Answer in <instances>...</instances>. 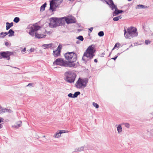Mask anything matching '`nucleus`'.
Returning <instances> with one entry per match:
<instances>
[{
  "mask_svg": "<svg viewBox=\"0 0 153 153\" xmlns=\"http://www.w3.org/2000/svg\"><path fill=\"white\" fill-rule=\"evenodd\" d=\"M5 110H6V111H7V109H4V111H5Z\"/></svg>",
  "mask_w": 153,
  "mask_h": 153,
  "instance_id": "obj_44",
  "label": "nucleus"
},
{
  "mask_svg": "<svg viewBox=\"0 0 153 153\" xmlns=\"http://www.w3.org/2000/svg\"><path fill=\"white\" fill-rule=\"evenodd\" d=\"M22 123L21 121H19L16 123V126L17 127H19L22 125Z\"/></svg>",
  "mask_w": 153,
  "mask_h": 153,
  "instance_id": "obj_23",
  "label": "nucleus"
},
{
  "mask_svg": "<svg viewBox=\"0 0 153 153\" xmlns=\"http://www.w3.org/2000/svg\"><path fill=\"white\" fill-rule=\"evenodd\" d=\"M84 149V147H79L75 149L76 152H79L83 151Z\"/></svg>",
  "mask_w": 153,
  "mask_h": 153,
  "instance_id": "obj_20",
  "label": "nucleus"
},
{
  "mask_svg": "<svg viewBox=\"0 0 153 153\" xmlns=\"http://www.w3.org/2000/svg\"><path fill=\"white\" fill-rule=\"evenodd\" d=\"M124 35L126 38L130 39L131 38L137 36L138 33L137 28L134 27H130L127 29V32L125 29L124 30Z\"/></svg>",
  "mask_w": 153,
  "mask_h": 153,
  "instance_id": "obj_3",
  "label": "nucleus"
},
{
  "mask_svg": "<svg viewBox=\"0 0 153 153\" xmlns=\"http://www.w3.org/2000/svg\"><path fill=\"white\" fill-rule=\"evenodd\" d=\"M6 30H7L13 25V23H10L7 22L6 23Z\"/></svg>",
  "mask_w": 153,
  "mask_h": 153,
  "instance_id": "obj_14",
  "label": "nucleus"
},
{
  "mask_svg": "<svg viewBox=\"0 0 153 153\" xmlns=\"http://www.w3.org/2000/svg\"><path fill=\"white\" fill-rule=\"evenodd\" d=\"M65 58L66 60L68 61L67 63L68 66L74 67L75 64L74 62L77 59V56L76 53L74 52H68L65 54Z\"/></svg>",
  "mask_w": 153,
  "mask_h": 153,
  "instance_id": "obj_2",
  "label": "nucleus"
},
{
  "mask_svg": "<svg viewBox=\"0 0 153 153\" xmlns=\"http://www.w3.org/2000/svg\"><path fill=\"white\" fill-rule=\"evenodd\" d=\"M68 96L70 97L74 98L73 94L71 93H70L68 94Z\"/></svg>",
  "mask_w": 153,
  "mask_h": 153,
  "instance_id": "obj_32",
  "label": "nucleus"
},
{
  "mask_svg": "<svg viewBox=\"0 0 153 153\" xmlns=\"http://www.w3.org/2000/svg\"><path fill=\"white\" fill-rule=\"evenodd\" d=\"M32 85V84L31 83H29L28 85H27V86H29V85H30V86H31Z\"/></svg>",
  "mask_w": 153,
  "mask_h": 153,
  "instance_id": "obj_43",
  "label": "nucleus"
},
{
  "mask_svg": "<svg viewBox=\"0 0 153 153\" xmlns=\"http://www.w3.org/2000/svg\"><path fill=\"white\" fill-rule=\"evenodd\" d=\"M93 28V27H91L89 29V30L91 32L92 31Z\"/></svg>",
  "mask_w": 153,
  "mask_h": 153,
  "instance_id": "obj_37",
  "label": "nucleus"
},
{
  "mask_svg": "<svg viewBox=\"0 0 153 153\" xmlns=\"http://www.w3.org/2000/svg\"><path fill=\"white\" fill-rule=\"evenodd\" d=\"M12 54H13L12 52L9 51L1 52L0 53V59L7 58V59L8 60L10 59V56Z\"/></svg>",
  "mask_w": 153,
  "mask_h": 153,
  "instance_id": "obj_10",
  "label": "nucleus"
},
{
  "mask_svg": "<svg viewBox=\"0 0 153 153\" xmlns=\"http://www.w3.org/2000/svg\"><path fill=\"white\" fill-rule=\"evenodd\" d=\"M60 131V132L61 134L63 133H68L69 132V131H68V130H60V131Z\"/></svg>",
  "mask_w": 153,
  "mask_h": 153,
  "instance_id": "obj_28",
  "label": "nucleus"
},
{
  "mask_svg": "<svg viewBox=\"0 0 153 153\" xmlns=\"http://www.w3.org/2000/svg\"><path fill=\"white\" fill-rule=\"evenodd\" d=\"M25 51H26V48H25L22 50V51L23 52H25Z\"/></svg>",
  "mask_w": 153,
  "mask_h": 153,
  "instance_id": "obj_38",
  "label": "nucleus"
},
{
  "mask_svg": "<svg viewBox=\"0 0 153 153\" xmlns=\"http://www.w3.org/2000/svg\"><path fill=\"white\" fill-rule=\"evenodd\" d=\"M53 64L64 66H68L67 62L65 61H64L61 58H58L56 59L53 62Z\"/></svg>",
  "mask_w": 153,
  "mask_h": 153,
  "instance_id": "obj_9",
  "label": "nucleus"
},
{
  "mask_svg": "<svg viewBox=\"0 0 153 153\" xmlns=\"http://www.w3.org/2000/svg\"><path fill=\"white\" fill-rule=\"evenodd\" d=\"M8 34L7 32H1L0 33V39L4 38L6 35Z\"/></svg>",
  "mask_w": 153,
  "mask_h": 153,
  "instance_id": "obj_15",
  "label": "nucleus"
},
{
  "mask_svg": "<svg viewBox=\"0 0 153 153\" xmlns=\"http://www.w3.org/2000/svg\"><path fill=\"white\" fill-rule=\"evenodd\" d=\"M61 134L60 131L59 132H56L55 134L53 136L54 137L56 138H59L61 136Z\"/></svg>",
  "mask_w": 153,
  "mask_h": 153,
  "instance_id": "obj_19",
  "label": "nucleus"
},
{
  "mask_svg": "<svg viewBox=\"0 0 153 153\" xmlns=\"http://www.w3.org/2000/svg\"><path fill=\"white\" fill-rule=\"evenodd\" d=\"M117 56H116V57H115L114 58H112L111 59H113L114 60H116V59L117 58Z\"/></svg>",
  "mask_w": 153,
  "mask_h": 153,
  "instance_id": "obj_39",
  "label": "nucleus"
},
{
  "mask_svg": "<svg viewBox=\"0 0 153 153\" xmlns=\"http://www.w3.org/2000/svg\"><path fill=\"white\" fill-rule=\"evenodd\" d=\"M46 3H45L42 5L40 8V11H43L45 10V8L46 6Z\"/></svg>",
  "mask_w": 153,
  "mask_h": 153,
  "instance_id": "obj_17",
  "label": "nucleus"
},
{
  "mask_svg": "<svg viewBox=\"0 0 153 153\" xmlns=\"http://www.w3.org/2000/svg\"><path fill=\"white\" fill-rule=\"evenodd\" d=\"M144 6L143 5H138V7H142V8H143Z\"/></svg>",
  "mask_w": 153,
  "mask_h": 153,
  "instance_id": "obj_36",
  "label": "nucleus"
},
{
  "mask_svg": "<svg viewBox=\"0 0 153 153\" xmlns=\"http://www.w3.org/2000/svg\"><path fill=\"white\" fill-rule=\"evenodd\" d=\"M53 45L52 43H50L48 44H44L42 45V47L44 49H49L51 48Z\"/></svg>",
  "mask_w": 153,
  "mask_h": 153,
  "instance_id": "obj_13",
  "label": "nucleus"
},
{
  "mask_svg": "<svg viewBox=\"0 0 153 153\" xmlns=\"http://www.w3.org/2000/svg\"><path fill=\"white\" fill-rule=\"evenodd\" d=\"M63 24L62 23V19L52 18L50 19L49 25L51 27H54L57 26L61 25Z\"/></svg>",
  "mask_w": 153,
  "mask_h": 153,
  "instance_id": "obj_5",
  "label": "nucleus"
},
{
  "mask_svg": "<svg viewBox=\"0 0 153 153\" xmlns=\"http://www.w3.org/2000/svg\"><path fill=\"white\" fill-rule=\"evenodd\" d=\"M3 119H0V123L3 122Z\"/></svg>",
  "mask_w": 153,
  "mask_h": 153,
  "instance_id": "obj_40",
  "label": "nucleus"
},
{
  "mask_svg": "<svg viewBox=\"0 0 153 153\" xmlns=\"http://www.w3.org/2000/svg\"><path fill=\"white\" fill-rule=\"evenodd\" d=\"M88 82V79L84 78L82 79L81 78H79L76 83V86L78 88H84L86 86Z\"/></svg>",
  "mask_w": 153,
  "mask_h": 153,
  "instance_id": "obj_6",
  "label": "nucleus"
},
{
  "mask_svg": "<svg viewBox=\"0 0 153 153\" xmlns=\"http://www.w3.org/2000/svg\"><path fill=\"white\" fill-rule=\"evenodd\" d=\"M93 105L94 107H95L96 108H99V105L97 103L93 102Z\"/></svg>",
  "mask_w": 153,
  "mask_h": 153,
  "instance_id": "obj_29",
  "label": "nucleus"
},
{
  "mask_svg": "<svg viewBox=\"0 0 153 153\" xmlns=\"http://www.w3.org/2000/svg\"><path fill=\"white\" fill-rule=\"evenodd\" d=\"M151 43V42L148 40H146L145 41V43L146 45H148L149 44H150Z\"/></svg>",
  "mask_w": 153,
  "mask_h": 153,
  "instance_id": "obj_31",
  "label": "nucleus"
},
{
  "mask_svg": "<svg viewBox=\"0 0 153 153\" xmlns=\"http://www.w3.org/2000/svg\"><path fill=\"white\" fill-rule=\"evenodd\" d=\"M120 45H120V44L119 43H116L115 44L113 49H114L115 48H119Z\"/></svg>",
  "mask_w": 153,
  "mask_h": 153,
  "instance_id": "obj_25",
  "label": "nucleus"
},
{
  "mask_svg": "<svg viewBox=\"0 0 153 153\" xmlns=\"http://www.w3.org/2000/svg\"><path fill=\"white\" fill-rule=\"evenodd\" d=\"M122 18V17L121 16H117L116 17H114L113 18V20L114 21H117L119 19H121Z\"/></svg>",
  "mask_w": 153,
  "mask_h": 153,
  "instance_id": "obj_21",
  "label": "nucleus"
},
{
  "mask_svg": "<svg viewBox=\"0 0 153 153\" xmlns=\"http://www.w3.org/2000/svg\"><path fill=\"white\" fill-rule=\"evenodd\" d=\"M80 94V92L79 91L76 92L74 94H73L74 98L76 97L77 96Z\"/></svg>",
  "mask_w": 153,
  "mask_h": 153,
  "instance_id": "obj_22",
  "label": "nucleus"
},
{
  "mask_svg": "<svg viewBox=\"0 0 153 153\" xmlns=\"http://www.w3.org/2000/svg\"><path fill=\"white\" fill-rule=\"evenodd\" d=\"M95 52V50L93 45H92L89 46L88 48L86 51L84 53L82 59L85 61V57H86L88 59H91L95 56L94 53Z\"/></svg>",
  "mask_w": 153,
  "mask_h": 153,
  "instance_id": "obj_4",
  "label": "nucleus"
},
{
  "mask_svg": "<svg viewBox=\"0 0 153 153\" xmlns=\"http://www.w3.org/2000/svg\"><path fill=\"white\" fill-rule=\"evenodd\" d=\"M62 19V23L64 24V21H65L67 24H69L75 23L76 21L74 17H65L61 18Z\"/></svg>",
  "mask_w": 153,
  "mask_h": 153,
  "instance_id": "obj_11",
  "label": "nucleus"
},
{
  "mask_svg": "<svg viewBox=\"0 0 153 153\" xmlns=\"http://www.w3.org/2000/svg\"><path fill=\"white\" fill-rule=\"evenodd\" d=\"M34 51V49L33 48H31L30 50V51L31 52H33Z\"/></svg>",
  "mask_w": 153,
  "mask_h": 153,
  "instance_id": "obj_35",
  "label": "nucleus"
},
{
  "mask_svg": "<svg viewBox=\"0 0 153 153\" xmlns=\"http://www.w3.org/2000/svg\"><path fill=\"white\" fill-rule=\"evenodd\" d=\"M7 33H8V34H9V36H14V32L12 29H10L8 32H7Z\"/></svg>",
  "mask_w": 153,
  "mask_h": 153,
  "instance_id": "obj_16",
  "label": "nucleus"
},
{
  "mask_svg": "<svg viewBox=\"0 0 153 153\" xmlns=\"http://www.w3.org/2000/svg\"><path fill=\"white\" fill-rule=\"evenodd\" d=\"M40 27L36 24L30 25L28 26L27 29L28 30L29 33L31 36H35L36 38H42L45 37L46 35V32L43 29L41 32H36V31L39 30Z\"/></svg>",
  "mask_w": 153,
  "mask_h": 153,
  "instance_id": "obj_1",
  "label": "nucleus"
},
{
  "mask_svg": "<svg viewBox=\"0 0 153 153\" xmlns=\"http://www.w3.org/2000/svg\"><path fill=\"white\" fill-rule=\"evenodd\" d=\"M117 130L118 132H121L122 131V128L120 125H119L117 127Z\"/></svg>",
  "mask_w": 153,
  "mask_h": 153,
  "instance_id": "obj_24",
  "label": "nucleus"
},
{
  "mask_svg": "<svg viewBox=\"0 0 153 153\" xmlns=\"http://www.w3.org/2000/svg\"><path fill=\"white\" fill-rule=\"evenodd\" d=\"M94 62H97V60L96 59H95L94 60Z\"/></svg>",
  "mask_w": 153,
  "mask_h": 153,
  "instance_id": "obj_41",
  "label": "nucleus"
},
{
  "mask_svg": "<svg viewBox=\"0 0 153 153\" xmlns=\"http://www.w3.org/2000/svg\"><path fill=\"white\" fill-rule=\"evenodd\" d=\"M2 127L3 126L1 124H0V128H2Z\"/></svg>",
  "mask_w": 153,
  "mask_h": 153,
  "instance_id": "obj_42",
  "label": "nucleus"
},
{
  "mask_svg": "<svg viewBox=\"0 0 153 153\" xmlns=\"http://www.w3.org/2000/svg\"><path fill=\"white\" fill-rule=\"evenodd\" d=\"M125 126L127 128H129V125L128 123H125Z\"/></svg>",
  "mask_w": 153,
  "mask_h": 153,
  "instance_id": "obj_33",
  "label": "nucleus"
},
{
  "mask_svg": "<svg viewBox=\"0 0 153 153\" xmlns=\"http://www.w3.org/2000/svg\"><path fill=\"white\" fill-rule=\"evenodd\" d=\"M116 9V7H115V8L114 9L115 10L114 12V13L115 14H118L121 13L123 12V11L122 10H119L118 9Z\"/></svg>",
  "mask_w": 153,
  "mask_h": 153,
  "instance_id": "obj_18",
  "label": "nucleus"
},
{
  "mask_svg": "<svg viewBox=\"0 0 153 153\" xmlns=\"http://www.w3.org/2000/svg\"><path fill=\"white\" fill-rule=\"evenodd\" d=\"M5 45L6 46H8L9 45V43L8 42H5Z\"/></svg>",
  "mask_w": 153,
  "mask_h": 153,
  "instance_id": "obj_34",
  "label": "nucleus"
},
{
  "mask_svg": "<svg viewBox=\"0 0 153 153\" xmlns=\"http://www.w3.org/2000/svg\"><path fill=\"white\" fill-rule=\"evenodd\" d=\"M62 1V0H51L50 1V9L52 11H55L56 8L59 6Z\"/></svg>",
  "mask_w": 153,
  "mask_h": 153,
  "instance_id": "obj_7",
  "label": "nucleus"
},
{
  "mask_svg": "<svg viewBox=\"0 0 153 153\" xmlns=\"http://www.w3.org/2000/svg\"><path fill=\"white\" fill-rule=\"evenodd\" d=\"M66 80L69 82H74L75 75L71 71L66 72L65 74Z\"/></svg>",
  "mask_w": 153,
  "mask_h": 153,
  "instance_id": "obj_8",
  "label": "nucleus"
},
{
  "mask_svg": "<svg viewBox=\"0 0 153 153\" xmlns=\"http://www.w3.org/2000/svg\"><path fill=\"white\" fill-rule=\"evenodd\" d=\"M62 48V46L61 45H59L56 48V50L53 51V55L55 57H57L60 55Z\"/></svg>",
  "mask_w": 153,
  "mask_h": 153,
  "instance_id": "obj_12",
  "label": "nucleus"
},
{
  "mask_svg": "<svg viewBox=\"0 0 153 153\" xmlns=\"http://www.w3.org/2000/svg\"><path fill=\"white\" fill-rule=\"evenodd\" d=\"M98 35L100 36H102L104 35V33L103 31H100L98 33Z\"/></svg>",
  "mask_w": 153,
  "mask_h": 153,
  "instance_id": "obj_27",
  "label": "nucleus"
},
{
  "mask_svg": "<svg viewBox=\"0 0 153 153\" xmlns=\"http://www.w3.org/2000/svg\"><path fill=\"white\" fill-rule=\"evenodd\" d=\"M151 35H152V36L153 35V33H152V34H151Z\"/></svg>",
  "mask_w": 153,
  "mask_h": 153,
  "instance_id": "obj_45",
  "label": "nucleus"
},
{
  "mask_svg": "<svg viewBox=\"0 0 153 153\" xmlns=\"http://www.w3.org/2000/svg\"><path fill=\"white\" fill-rule=\"evenodd\" d=\"M19 17H16L14 18L13 21L14 22L17 23L19 21Z\"/></svg>",
  "mask_w": 153,
  "mask_h": 153,
  "instance_id": "obj_26",
  "label": "nucleus"
},
{
  "mask_svg": "<svg viewBox=\"0 0 153 153\" xmlns=\"http://www.w3.org/2000/svg\"><path fill=\"white\" fill-rule=\"evenodd\" d=\"M77 39H79L81 41H82L83 40V38L82 36H78L77 38Z\"/></svg>",
  "mask_w": 153,
  "mask_h": 153,
  "instance_id": "obj_30",
  "label": "nucleus"
}]
</instances>
